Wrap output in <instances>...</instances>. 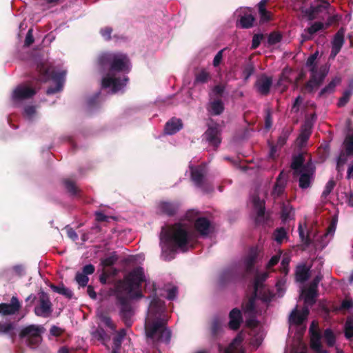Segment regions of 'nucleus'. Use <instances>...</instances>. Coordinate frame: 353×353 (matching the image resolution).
<instances>
[{"label":"nucleus","instance_id":"aec40b11","mask_svg":"<svg viewBox=\"0 0 353 353\" xmlns=\"http://www.w3.org/2000/svg\"><path fill=\"white\" fill-rule=\"evenodd\" d=\"M259 256V250L256 247H252L250 249L248 255L244 259V265L247 273H251L253 271Z\"/></svg>","mask_w":353,"mask_h":353},{"label":"nucleus","instance_id":"0e129e2a","mask_svg":"<svg viewBox=\"0 0 353 353\" xmlns=\"http://www.w3.org/2000/svg\"><path fill=\"white\" fill-rule=\"evenodd\" d=\"M112 31L113 30L111 27L106 26L100 30V34L105 41H110L112 39L111 34Z\"/></svg>","mask_w":353,"mask_h":353},{"label":"nucleus","instance_id":"de8ad7c7","mask_svg":"<svg viewBox=\"0 0 353 353\" xmlns=\"http://www.w3.org/2000/svg\"><path fill=\"white\" fill-rule=\"evenodd\" d=\"M336 186V181L333 178L330 179L326 183L324 190L322 192L321 197L326 199L328 195L332 192L334 187Z\"/></svg>","mask_w":353,"mask_h":353},{"label":"nucleus","instance_id":"bf43d9fd","mask_svg":"<svg viewBox=\"0 0 353 353\" xmlns=\"http://www.w3.org/2000/svg\"><path fill=\"white\" fill-rule=\"evenodd\" d=\"M290 134V132L288 130H283L278 138L277 145L279 147L283 146L288 139Z\"/></svg>","mask_w":353,"mask_h":353},{"label":"nucleus","instance_id":"2f4dec72","mask_svg":"<svg viewBox=\"0 0 353 353\" xmlns=\"http://www.w3.org/2000/svg\"><path fill=\"white\" fill-rule=\"evenodd\" d=\"M305 158L303 154H299L293 157L291 163V168L293 170V174L298 173L305 166Z\"/></svg>","mask_w":353,"mask_h":353},{"label":"nucleus","instance_id":"b1692460","mask_svg":"<svg viewBox=\"0 0 353 353\" xmlns=\"http://www.w3.org/2000/svg\"><path fill=\"white\" fill-rule=\"evenodd\" d=\"M158 208L161 214L172 216L176 214L179 205L175 202L162 201L159 203Z\"/></svg>","mask_w":353,"mask_h":353},{"label":"nucleus","instance_id":"bb28decb","mask_svg":"<svg viewBox=\"0 0 353 353\" xmlns=\"http://www.w3.org/2000/svg\"><path fill=\"white\" fill-rule=\"evenodd\" d=\"M341 79L339 77H335L332 81L323 88L319 92L318 97L319 98L326 97L327 95L334 92L336 87L340 84Z\"/></svg>","mask_w":353,"mask_h":353},{"label":"nucleus","instance_id":"9b49d317","mask_svg":"<svg viewBox=\"0 0 353 353\" xmlns=\"http://www.w3.org/2000/svg\"><path fill=\"white\" fill-rule=\"evenodd\" d=\"M39 305L34 307V313L37 316L48 317L52 312V303L49 296L43 291H41L39 298Z\"/></svg>","mask_w":353,"mask_h":353},{"label":"nucleus","instance_id":"ddd939ff","mask_svg":"<svg viewBox=\"0 0 353 353\" xmlns=\"http://www.w3.org/2000/svg\"><path fill=\"white\" fill-rule=\"evenodd\" d=\"M221 132L218 124L208 126L207 130L203 134V139L209 145L217 148L221 143Z\"/></svg>","mask_w":353,"mask_h":353},{"label":"nucleus","instance_id":"5fc2aeb1","mask_svg":"<svg viewBox=\"0 0 353 353\" xmlns=\"http://www.w3.org/2000/svg\"><path fill=\"white\" fill-rule=\"evenodd\" d=\"M324 339L329 346H333L335 343V336L331 329H326L323 334Z\"/></svg>","mask_w":353,"mask_h":353},{"label":"nucleus","instance_id":"c85d7f7f","mask_svg":"<svg viewBox=\"0 0 353 353\" xmlns=\"http://www.w3.org/2000/svg\"><path fill=\"white\" fill-rule=\"evenodd\" d=\"M257 296V292L253 291L252 295L248 299L246 303L243 304V310L245 314L254 315L256 313L255 301Z\"/></svg>","mask_w":353,"mask_h":353},{"label":"nucleus","instance_id":"473e14b6","mask_svg":"<svg viewBox=\"0 0 353 353\" xmlns=\"http://www.w3.org/2000/svg\"><path fill=\"white\" fill-rule=\"evenodd\" d=\"M50 288L53 292H57L66 297L68 299H71L74 295L72 291L66 288L63 283H61L59 285L51 283Z\"/></svg>","mask_w":353,"mask_h":353},{"label":"nucleus","instance_id":"f3484780","mask_svg":"<svg viewBox=\"0 0 353 353\" xmlns=\"http://www.w3.org/2000/svg\"><path fill=\"white\" fill-rule=\"evenodd\" d=\"M272 85V78L263 74L256 80L254 86L259 94L267 96L270 93Z\"/></svg>","mask_w":353,"mask_h":353},{"label":"nucleus","instance_id":"13d9d810","mask_svg":"<svg viewBox=\"0 0 353 353\" xmlns=\"http://www.w3.org/2000/svg\"><path fill=\"white\" fill-rule=\"evenodd\" d=\"M75 280L81 287H85L89 281L88 276L79 272L76 274Z\"/></svg>","mask_w":353,"mask_h":353},{"label":"nucleus","instance_id":"0eeeda50","mask_svg":"<svg viewBox=\"0 0 353 353\" xmlns=\"http://www.w3.org/2000/svg\"><path fill=\"white\" fill-rule=\"evenodd\" d=\"M37 70L39 72V80L40 81L46 82L52 79L56 83L54 87L50 86L47 89V94H53L62 90L65 72L62 71L57 72L51 71L45 63H42L37 65Z\"/></svg>","mask_w":353,"mask_h":353},{"label":"nucleus","instance_id":"864d4df0","mask_svg":"<svg viewBox=\"0 0 353 353\" xmlns=\"http://www.w3.org/2000/svg\"><path fill=\"white\" fill-rule=\"evenodd\" d=\"M325 28L324 23L321 21L314 22L311 26L308 27L305 30L308 34L312 35L316 32Z\"/></svg>","mask_w":353,"mask_h":353},{"label":"nucleus","instance_id":"4be33fe9","mask_svg":"<svg viewBox=\"0 0 353 353\" xmlns=\"http://www.w3.org/2000/svg\"><path fill=\"white\" fill-rule=\"evenodd\" d=\"M229 318V327L232 330H237L243 322V317L241 310L236 307L232 309L230 312Z\"/></svg>","mask_w":353,"mask_h":353},{"label":"nucleus","instance_id":"20e7f679","mask_svg":"<svg viewBox=\"0 0 353 353\" xmlns=\"http://www.w3.org/2000/svg\"><path fill=\"white\" fill-rule=\"evenodd\" d=\"M145 332L147 339L154 344H168L170 341L172 333L167 327V321L163 318H147L145 321Z\"/></svg>","mask_w":353,"mask_h":353},{"label":"nucleus","instance_id":"393cba45","mask_svg":"<svg viewBox=\"0 0 353 353\" xmlns=\"http://www.w3.org/2000/svg\"><path fill=\"white\" fill-rule=\"evenodd\" d=\"M225 110L223 101L220 98L211 99L208 103V111L213 116L221 114Z\"/></svg>","mask_w":353,"mask_h":353},{"label":"nucleus","instance_id":"9d476101","mask_svg":"<svg viewBox=\"0 0 353 353\" xmlns=\"http://www.w3.org/2000/svg\"><path fill=\"white\" fill-rule=\"evenodd\" d=\"M190 178L194 184L205 192L213 191L212 185L205 183V169L201 166L190 168Z\"/></svg>","mask_w":353,"mask_h":353},{"label":"nucleus","instance_id":"8fccbe9b","mask_svg":"<svg viewBox=\"0 0 353 353\" xmlns=\"http://www.w3.org/2000/svg\"><path fill=\"white\" fill-rule=\"evenodd\" d=\"M255 68L252 62L248 63L243 69V75L245 81H248L254 72Z\"/></svg>","mask_w":353,"mask_h":353},{"label":"nucleus","instance_id":"6e6552de","mask_svg":"<svg viewBox=\"0 0 353 353\" xmlns=\"http://www.w3.org/2000/svg\"><path fill=\"white\" fill-rule=\"evenodd\" d=\"M45 331L42 325H30L21 329L20 339H26V345L31 349H36L42 341V333Z\"/></svg>","mask_w":353,"mask_h":353},{"label":"nucleus","instance_id":"774afa93","mask_svg":"<svg viewBox=\"0 0 353 353\" xmlns=\"http://www.w3.org/2000/svg\"><path fill=\"white\" fill-rule=\"evenodd\" d=\"M34 41V39L33 37V30L32 28L29 29L24 41V46L29 47L30 46Z\"/></svg>","mask_w":353,"mask_h":353},{"label":"nucleus","instance_id":"603ef678","mask_svg":"<svg viewBox=\"0 0 353 353\" xmlns=\"http://www.w3.org/2000/svg\"><path fill=\"white\" fill-rule=\"evenodd\" d=\"M352 94V91L350 90H345L343 93V96L339 99L337 105L339 108L344 107L350 101V99Z\"/></svg>","mask_w":353,"mask_h":353},{"label":"nucleus","instance_id":"3c124183","mask_svg":"<svg viewBox=\"0 0 353 353\" xmlns=\"http://www.w3.org/2000/svg\"><path fill=\"white\" fill-rule=\"evenodd\" d=\"M126 335V331L125 329H121L113 338V345L116 347H121L123 338Z\"/></svg>","mask_w":353,"mask_h":353},{"label":"nucleus","instance_id":"6ab92c4d","mask_svg":"<svg viewBox=\"0 0 353 353\" xmlns=\"http://www.w3.org/2000/svg\"><path fill=\"white\" fill-rule=\"evenodd\" d=\"M21 308V304L16 296H12L10 303H0V314L6 316L16 314Z\"/></svg>","mask_w":353,"mask_h":353},{"label":"nucleus","instance_id":"052dcab7","mask_svg":"<svg viewBox=\"0 0 353 353\" xmlns=\"http://www.w3.org/2000/svg\"><path fill=\"white\" fill-rule=\"evenodd\" d=\"M265 128L268 130L272 125V116L271 109L267 108L265 110Z\"/></svg>","mask_w":353,"mask_h":353},{"label":"nucleus","instance_id":"09e8293b","mask_svg":"<svg viewBox=\"0 0 353 353\" xmlns=\"http://www.w3.org/2000/svg\"><path fill=\"white\" fill-rule=\"evenodd\" d=\"M283 36L279 32H272L270 33L268 37V43L270 46L275 45L282 40Z\"/></svg>","mask_w":353,"mask_h":353},{"label":"nucleus","instance_id":"72a5a7b5","mask_svg":"<svg viewBox=\"0 0 353 353\" xmlns=\"http://www.w3.org/2000/svg\"><path fill=\"white\" fill-rule=\"evenodd\" d=\"M296 279L299 282H305L310 277L309 269L305 265L298 266L296 270Z\"/></svg>","mask_w":353,"mask_h":353},{"label":"nucleus","instance_id":"a19ab883","mask_svg":"<svg viewBox=\"0 0 353 353\" xmlns=\"http://www.w3.org/2000/svg\"><path fill=\"white\" fill-rule=\"evenodd\" d=\"M310 347L315 352L322 350L321 335L319 332L313 333L311 338Z\"/></svg>","mask_w":353,"mask_h":353},{"label":"nucleus","instance_id":"7c9ffc66","mask_svg":"<svg viewBox=\"0 0 353 353\" xmlns=\"http://www.w3.org/2000/svg\"><path fill=\"white\" fill-rule=\"evenodd\" d=\"M15 325L14 323H0V334H5L8 336L12 341H14L16 337V333L14 332Z\"/></svg>","mask_w":353,"mask_h":353},{"label":"nucleus","instance_id":"f257e3e1","mask_svg":"<svg viewBox=\"0 0 353 353\" xmlns=\"http://www.w3.org/2000/svg\"><path fill=\"white\" fill-rule=\"evenodd\" d=\"M146 280L144 270L142 267L132 269L123 279L118 280L113 288L108 290V295L115 298V304L120 308V316L126 327L132 325V307L130 304V295L141 298L143 294L141 287Z\"/></svg>","mask_w":353,"mask_h":353},{"label":"nucleus","instance_id":"338daca9","mask_svg":"<svg viewBox=\"0 0 353 353\" xmlns=\"http://www.w3.org/2000/svg\"><path fill=\"white\" fill-rule=\"evenodd\" d=\"M290 261L289 257H283L281 261L280 271L285 275L288 274L289 272Z\"/></svg>","mask_w":353,"mask_h":353},{"label":"nucleus","instance_id":"79ce46f5","mask_svg":"<svg viewBox=\"0 0 353 353\" xmlns=\"http://www.w3.org/2000/svg\"><path fill=\"white\" fill-rule=\"evenodd\" d=\"M119 257L117 255L116 252H114L111 254L110 256L108 257H106L105 259H102L101 260V265L105 268V267H110L114 265L117 261H118Z\"/></svg>","mask_w":353,"mask_h":353},{"label":"nucleus","instance_id":"4468645a","mask_svg":"<svg viewBox=\"0 0 353 353\" xmlns=\"http://www.w3.org/2000/svg\"><path fill=\"white\" fill-rule=\"evenodd\" d=\"M252 204L256 211L255 223L256 225H263L267 222L265 216V201L261 199L257 194L252 196Z\"/></svg>","mask_w":353,"mask_h":353},{"label":"nucleus","instance_id":"cd10ccee","mask_svg":"<svg viewBox=\"0 0 353 353\" xmlns=\"http://www.w3.org/2000/svg\"><path fill=\"white\" fill-rule=\"evenodd\" d=\"M210 331L211 337L214 340L217 339L221 336L223 332L222 320L219 316L212 318L210 323Z\"/></svg>","mask_w":353,"mask_h":353},{"label":"nucleus","instance_id":"c03bdc74","mask_svg":"<svg viewBox=\"0 0 353 353\" xmlns=\"http://www.w3.org/2000/svg\"><path fill=\"white\" fill-rule=\"evenodd\" d=\"M348 157H353L352 154H347L346 150H341L336 159V170H339V167H343L347 161Z\"/></svg>","mask_w":353,"mask_h":353},{"label":"nucleus","instance_id":"dca6fc26","mask_svg":"<svg viewBox=\"0 0 353 353\" xmlns=\"http://www.w3.org/2000/svg\"><path fill=\"white\" fill-rule=\"evenodd\" d=\"M164 311V301H161L159 297L155 296L150 302L148 310V316L147 318L159 319V318H162V314H163Z\"/></svg>","mask_w":353,"mask_h":353},{"label":"nucleus","instance_id":"58836bf2","mask_svg":"<svg viewBox=\"0 0 353 353\" xmlns=\"http://www.w3.org/2000/svg\"><path fill=\"white\" fill-rule=\"evenodd\" d=\"M308 310L306 309L301 314L296 309L294 310L290 314V320L296 325H301L305 320L306 316L308 314Z\"/></svg>","mask_w":353,"mask_h":353},{"label":"nucleus","instance_id":"680f3d73","mask_svg":"<svg viewBox=\"0 0 353 353\" xmlns=\"http://www.w3.org/2000/svg\"><path fill=\"white\" fill-rule=\"evenodd\" d=\"M259 14L260 17V23H261L268 22L272 19V14L267 9L259 11Z\"/></svg>","mask_w":353,"mask_h":353},{"label":"nucleus","instance_id":"4d7b16f0","mask_svg":"<svg viewBox=\"0 0 353 353\" xmlns=\"http://www.w3.org/2000/svg\"><path fill=\"white\" fill-rule=\"evenodd\" d=\"M287 237V232L283 228H277L274 232V239L278 243H281Z\"/></svg>","mask_w":353,"mask_h":353},{"label":"nucleus","instance_id":"2eb2a0df","mask_svg":"<svg viewBox=\"0 0 353 353\" xmlns=\"http://www.w3.org/2000/svg\"><path fill=\"white\" fill-rule=\"evenodd\" d=\"M128 80L129 79L127 77L121 80L120 78L111 77L110 74H108L103 78L101 86L103 88H111L112 92L116 93L125 85Z\"/></svg>","mask_w":353,"mask_h":353},{"label":"nucleus","instance_id":"a18cd8bd","mask_svg":"<svg viewBox=\"0 0 353 353\" xmlns=\"http://www.w3.org/2000/svg\"><path fill=\"white\" fill-rule=\"evenodd\" d=\"M298 230L301 242L303 243L305 248H307L312 244V242L309 234L307 233L306 235L305 234L304 230L303 229L302 225L301 224L299 225Z\"/></svg>","mask_w":353,"mask_h":353},{"label":"nucleus","instance_id":"7ed1b4c3","mask_svg":"<svg viewBox=\"0 0 353 353\" xmlns=\"http://www.w3.org/2000/svg\"><path fill=\"white\" fill-rule=\"evenodd\" d=\"M98 65L110 72H128L130 70V60L126 54L121 52H105L97 59Z\"/></svg>","mask_w":353,"mask_h":353},{"label":"nucleus","instance_id":"4c0bfd02","mask_svg":"<svg viewBox=\"0 0 353 353\" xmlns=\"http://www.w3.org/2000/svg\"><path fill=\"white\" fill-rule=\"evenodd\" d=\"M318 290L307 288L304 292V301L306 304L312 305L316 303V299L318 296Z\"/></svg>","mask_w":353,"mask_h":353},{"label":"nucleus","instance_id":"ea45409f","mask_svg":"<svg viewBox=\"0 0 353 353\" xmlns=\"http://www.w3.org/2000/svg\"><path fill=\"white\" fill-rule=\"evenodd\" d=\"M268 276L269 274L268 272L257 274L255 276L254 281V291L258 292L259 288L265 287L263 282L268 279Z\"/></svg>","mask_w":353,"mask_h":353},{"label":"nucleus","instance_id":"37998d69","mask_svg":"<svg viewBox=\"0 0 353 353\" xmlns=\"http://www.w3.org/2000/svg\"><path fill=\"white\" fill-rule=\"evenodd\" d=\"M63 182L65 189L71 195L74 196L78 194L79 190L73 181L70 179H64Z\"/></svg>","mask_w":353,"mask_h":353},{"label":"nucleus","instance_id":"f8f14e48","mask_svg":"<svg viewBox=\"0 0 353 353\" xmlns=\"http://www.w3.org/2000/svg\"><path fill=\"white\" fill-rule=\"evenodd\" d=\"M36 92L35 89L25 84H20L13 90L11 99L14 103H18L32 98L36 94Z\"/></svg>","mask_w":353,"mask_h":353},{"label":"nucleus","instance_id":"412c9836","mask_svg":"<svg viewBox=\"0 0 353 353\" xmlns=\"http://www.w3.org/2000/svg\"><path fill=\"white\" fill-rule=\"evenodd\" d=\"M244 340V334L243 332H240L234 337L229 346L225 348L223 353H245L244 350L241 347V343Z\"/></svg>","mask_w":353,"mask_h":353},{"label":"nucleus","instance_id":"1a4fd4ad","mask_svg":"<svg viewBox=\"0 0 353 353\" xmlns=\"http://www.w3.org/2000/svg\"><path fill=\"white\" fill-rule=\"evenodd\" d=\"M316 167L309 161L305 163V166L298 173L293 174L294 176H299V186L304 190L311 187L315 177Z\"/></svg>","mask_w":353,"mask_h":353},{"label":"nucleus","instance_id":"c756f323","mask_svg":"<svg viewBox=\"0 0 353 353\" xmlns=\"http://www.w3.org/2000/svg\"><path fill=\"white\" fill-rule=\"evenodd\" d=\"M255 21L256 19L252 14H245L240 16L239 19L237 21V25H239L241 28L249 29L254 26Z\"/></svg>","mask_w":353,"mask_h":353},{"label":"nucleus","instance_id":"39448f33","mask_svg":"<svg viewBox=\"0 0 353 353\" xmlns=\"http://www.w3.org/2000/svg\"><path fill=\"white\" fill-rule=\"evenodd\" d=\"M318 54V52H314L310 55L306 61V66L310 68V76L309 80L302 88V91L312 93L323 84L328 74L329 68L326 65L317 67L316 60Z\"/></svg>","mask_w":353,"mask_h":353},{"label":"nucleus","instance_id":"69168bd1","mask_svg":"<svg viewBox=\"0 0 353 353\" xmlns=\"http://www.w3.org/2000/svg\"><path fill=\"white\" fill-rule=\"evenodd\" d=\"M285 186V181H276L274 186V193L276 194L277 196L281 195L284 192Z\"/></svg>","mask_w":353,"mask_h":353},{"label":"nucleus","instance_id":"f03ea898","mask_svg":"<svg viewBox=\"0 0 353 353\" xmlns=\"http://www.w3.org/2000/svg\"><path fill=\"white\" fill-rule=\"evenodd\" d=\"M167 245V250L174 254L177 249L185 251L190 242V236L184 225L180 223H174L167 228H162L160 236Z\"/></svg>","mask_w":353,"mask_h":353},{"label":"nucleus","instance_id":"e2e57ef3","mask_svg":"<svg viewBox=\"0 0 353 353\" xmlns=\"http://www.w3.org/2000/svg\"><path fill=\"white\" fill-rule=\"evenodd\" d=\"M264 36L263 34H255L252 37L251 49L255 50L261 44V40L263 39Z\"/></svg>","mask_w":353,"mask_h":353},{"label":"nucleus","instance_id":"a211bd4d","mask_svg":"<svg viewBox=\"0 0 353 353\" xmlns=\"http://www.w3.org/2000/svg\"><path fill=\"white\" fill-rule=\"evenodd\" d=\"M345 29L341 27L334 34L333 40L332 41L331 56L334 57L341 51L345 42Z\"/></svg>","mask_w":353,"mask_h":353},{"label":"nucleus","instance_id":"6e6d98bb","mask_svg":"<svg viewBox=\"0 0 353 353\" xmlns=\"http://www.w3.org/2000/svg\"><path fill=\"white\" fill-rule=\"evenodd\" d=\"M225 90V87L224 85H222V84L216 85L212 88V94H210V99H212V97H215L216 98H220L221 97H222Z\"/></svg>","mask_w":353,"mask_h":353},{"label":"nucleus","instance_id":"5701e85b","mask_svg":"<svg viewBox=\"0 0 353 353\" xmlns=\"http://www.w3.org/2000/svg\"><path fill=\"white\" fill-rule=\"evenodd\" d=\"M210 221L205 217H199L195 220V230L203 236H208L210 232Z\"/></svg>","mask_w":353,"mask_h":353},{"label":"nucleus","instance_id":"a878e982","mask_svg":"<svg viewBox=\"0 0 353 353\" xmlns=\"http://www.w3.org/2000/svg\"><path fill=\"white\" fill-rule=\"evenodd\" d=\"M183 128V123L180 119L172 118L165 125L164 131L167 134H174Z\"/></svg>","mask_w":353,"mask_h":353},{"label":"nucleus","instance_id":"423d86ee","mask_svg":"<svg viewBox=\"0 0 353 353\" xmlns=\"http://www.w3.org/2000/svg\"><path fill=\"white\" fill-rule=\"evenodd\" d=\"M330 6L328 0H297L294 9L300 12L301 17L307 21H313Z\"/></svg>","mask_w":353,"mask_h":353},{"label":"nucleus","instance_id":"49530a36","mask_svg":"<svg viewBox=\"0 0 353 353\" xmlns=\"http://www.w3.org/2000/svg\"><path fill=\"white\" fill-rule=\"evenodd\" d=\"M210 78V73L205 70H202L195 75V83H205Z\"/></svg>","mask_w":353,"mask_h":353},{"label":"nucleus","instance_id":"f704fd0d","mask_svg":"<svg viewBox=\"0 0 353 353\" xmlns=\"http://www.w3.org/2000/svg\"><path fill=\"white\" fill-rule=\"evenodd\" d=\"M274 294L269 289L265 287L259 289L256 299L261 300L264 303H270L272 301Z\"/></svg>","mask_w":353,"mask_h":353},{"label":"nucleus","instance_id":"e433bc0d","mask_svg":"<svg viewBox=\"0 0 353 353\" xmlns=\"http://www.w3.org/2000/svg\"><path fill=\"white\" fill-rule=\"evenodd\" d=\"M294 216V210L290 203H283L281 207V218L283 221H287L292 219Z\"/></svg>","mask_w":353,"mask_h":353},{"label":"nucleus","instance_id":"c9c22d12","mask_svg":"<svg viewBox=\"0 0 353 353\" xmlns=\"http://www.w3.org/2000/svg\"><path fill=\"white\" fill-rule=\"evenodd\" d=\"M312 133V125L308 122H305L301 127V131L299 136V139L301 143H306L309 139Z\"/></svg>","mask_w":353,"mask_h":353}]
</instances>
